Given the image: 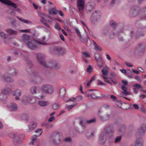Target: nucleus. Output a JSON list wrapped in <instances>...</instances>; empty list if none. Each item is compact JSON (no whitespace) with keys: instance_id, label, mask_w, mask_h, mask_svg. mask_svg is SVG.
Masks as SVG:
<instances>
[{"instance_id":"9","label":"nucleus","mask_w":146,"mask_h":146,"mask_svg":"<svg viewBox=\"0 0 146 146\" xmlns=\"http://www.w3.org/2000/svg\"><path fill=\"white\" fill-rule=\"evenodd\" d=\"M146 46V44L144 42L139 44L135 48V53L139 55L143 54L145 51Z\"/></svg>"},{"instance_id":"1","label":"nucleus","mask_w":146,"mask_h":146,"mask_svg":"<svg viewBox=\"0 0 146 146\" xmlns=\"http://www.w3.org/2000/svg\"><path fill=\"white\" fill-rule=\"evenodd\" d=\"M37 60L39 63L44 67L51 69H58L60 66L54 61H50L46 62L45 60V56L39 53L36 54Z\"/></svg>"},{"instance_id":"38","label":"nucleus","mask_w":146,"mask_h":146,"mask_svg":"<svg viewBox=\"0 0 146 146\" xmlns=\"http://www.w3.org/2000/svg\"><path fill=\"white\" fill-rule=\"evenodd\" d=\"M122 138L121 135H119L117 136L115 139L114 142L115 143H118L121 141Z\"/></svg>"},{"instance_id":"40","label":"nucleus","mask_w":146,"mask_h":146,"mask_svg":"<svg viewBox=\"0 0 146 146\" xmlns=\"http://www.w3.org/2000/svg\"><path fill=\"white\" fill-rule=\"evenodd\" d=\"M60 107V105L58 103H55L53 105V108L54 110L58 109Z\"/></svg>"},{"instance_id":"13","label":"nucleus","mask_w":146,"mask_h":146,"mask_svg":"<svg viewBox=\"0 0 146 146\" xmlns=\"http://www.w3.org/2000/svg\"><path fill=\"white\" fill-rule=\"evenodd\" d=\"M51 141L54 144L58 145L61 142L60 137L59 135L56 134L53 135L51 139Z\"/></svg>"},{"instance_id":"27","label":"nucleus","mask_w":146,"mask_h":146,"mask_svg":"<svg viewBox=\"0 0 146 146\" xmlns=\"http://www.w3.org/2000/svg\"><path fill=\"white\" fill-rule=\"evenodd\" d=\"M7 31L10 35H17L18 33L17 31L13 30L11 29H7Z\"/></svg>"},{"instance_id":"4","label":"nucleus","mask_w":146,"mask_h":146,"mask_svg":"<svg viewBox=\"0 0 146 146\" xmlns=\"http://www.w3.org/2000/svg\"><path fill=\"white\" fill-rule=\"evenodd\" d=\"M26 44L31 49L35 50L38 47V44L46 45H47V43L38 41L33 39L31 40L28 41Z\"/></svg>"},{"instance_id":"22","label":"nucleus","mask_w":146,"mask_h":146,"mask_svg":"<svg viewBox=\"0 0 146 146\" xmlns=\"http://www.w3.org/2000/svg\"><path fill=\"white\" fill-rule=\"evenodd\" d=\"M31 36L25 34L22 35L23 40L24 42L26 43L30 39Z\"/></svg>"},{"instance_id":"11","label":"nucleus","mask_w":146,"mask_h":146,"mask_svg":"<svg viewBox=\"0 0 146 146\" xmlns=\"http://www.w3.org/2000/svg\"><path fill=\"white\" fill-rule=\"evenodd\" d=\"M0 1L3 3L10 6L15 8V10L17 11L19 13L21 12V10L17 7V5L15 3H13L11 1L9 0H0Z\"/></svg>"},{"instance_id":"36","label":"nucleus","mask_w":146,"mask_h":146,"mask_svg":"<svg viewBox=\"0 0 146 146\" xmlns=\"http://www.w3.org/2000/svg\"><path fill=\"white\" fill-rule=\"evenodd\" d=\"M4 80L9 82H13L14 80L8 76H5L4 78Z\"/></svg>"},{"instance_id":"28","label":"nucleus","mask_w":146,"mask_h":146,"mask_svg":"<svg viewBox=\"0 0 146 146\" xmlns=\"http://www.w3.org/2000/svg\"><path fill=\"white\" fill-rule=\"evenodd\" d=\"M37 137V135H33L32 137L31 138L32 141L30 143V144L33 145L35 144V143H36L37 141L36 138Z\"/></svg>"},{"instance_id":"49","label":"nucleus","mask_w":146,"mask_h":146,"mask_svg":"<svg viewBox=\"0 0 146 146\" xmlns=\"http://www.w3.org/2000/svg\"><path fill=\"white\" fill-rule=\"evenodd\" d=\"M82 98L81 96H77L76 98H75V101H80L82 99Z\"/></svg>"},{"instance_id":"31","label":"nucleus","mask_w":146,"mask_h":146,"mask_svg":"<svg viewBox=\"0 0 146 146\" xmlns=\"http://www.w3.org/2000/svg\"><path fill=\"white\" fill-rule=\"evenodd\" d=\"M21 91L20 89H17L14 92L13 94L14 96H20L21 95Z\"/></svg>"},{"instance_id":"16","label":"nucleus","mask_w":146,"mask_h":146,"mask_svg":"<svg viewBox=\"0 0 146 146\" xmlns=\"http://www.w3.org/2000/svg\"><path fill=\"white\" fill-rule=\"evenodd\" d=\"M7 70L8 73L12 76H17L19 74L18 71L13 67H8Z\"/></svg>"},{"instance_id":"59","label":"nucleus","mask_w":146,"mask_h":146,"mask_svg":"<svg viewBox=\"0 0 146 146\" xmlns=\"http://www.w3.org/2000/svg\"><path fill=\"white\" fill-rule=\"evenodd\" d=\"M72 139L70 137L66 138L64 140V141H65L67 142H70L72 141Z\"/></svg>"},{"instance_id":"41","label":"nucleus","mask_w":146,"mask_h":146,"mask_svg":"<svg viewBox=\"0 0 146 146\" xmlns=\"http://www.w3.org/2000/svg\"><path fill=\"white\" fill-rule=\"evenodd\" d=\"M110 96V98L111 99H112L113 101H118L120 102H121V100H119L118 99H117V97L113 95H111Z\"/></svg>"},{"instance_id":"43","label":"nucleus","mask_w":146,"mask_h":146,"mask_svg":"<svg viewBox=\"0 0 146 146\" xmlns=\"http://www.w3.org/2000/svg\"><path fill=\"white\" fill-rule=\"evenodd\" d=\"M17 18L19 20H20V21L24 22L25 23H28L29 22V21L27 20H26L25 19H22V18H20L18 16L17 17Z\"/></svg>"},{"instance_id":"48","label":"nucleus","mask_w":146,"mask_h":146,"mask_svg":"<svg viewBox=\"0 0 146 146\" xmlns=\"http://www.w3.org/2000/svg\"><path fill=\"white\" fill-rule=\"evenodd\" d=\"M109 32V29H105L103 31V35L104 36H106L107 35Z\"/></svg>"},{"instance_id":"57","label":"nucleus","mask_w":146,"mask_h":146,"mask_svg":"<svg viewBox=\"0 0 146 146\" xmlns=\"http://www.w3.org/2000/svg\"><path fill=\"white\" fill-rule=\"evenodd\" d=\"M122 121V120L120 118H118L115 121V123H117L119 124L121 123Z\"/></svg>"},{"instance_id":"55","label":"nucleus","mask_w":146,"mask_h":146,"mask_svg":"<svg viewBox=\"0 0 146 146\" xmlns=\"http://www.w3.org/2000/svg\"><path fill=\"white\" fill-rule=\"evenodd\" d=\"M98 85H105L106 84L103 83V82L99 80H98Z\"/></svg>"},{"instance_id":"47","label":"nucleus","mask_w":146,"mask_h":146,"mask_svg":"<svg viewBox=\"0 0 146 146\" xmlns=\"http://www.w3.org/2000/svg\"><path fill=\"white\" fill-rule=\"evenodd\" d=\"M0 36L2 38H6L8 36L2 32H0Z\"/></svg>"},{"instance_id":"61","label":"nucleus","mask_w":146,"mask_h":146,"mask_svg":"<svg viewBox=\"0 0 146 146\" xmlns=\"http://www.w3.org/2000/svg\"><path fill=\"white\" fill-rule=\"evenodd\" d=\"M20 51L18 50H15L14 52V54L16 56L19 55L20 53Z\"/></svg>"},{"instance_id":"62","label":"nucleus","mask_w":146,"mask_h":146,"mask_svg":"<svg viewBox=\"0 0 146 146\" xmlns=\"http://www.w3.org/2000/svg\"><path fill=\"white\" fill-rule=\"evenodd\" d=\"M60 37L61 39L63 41H64V38L63 35L62 34H60Z\"/></svg>"},{"instance_id":"20","label":"nucleus","mask_w":146,"mask_h":146,"mask_svg":"<svg viewBox=\"0 0 146 146\" xmlns=\"http://www.w3.org/2000/svg\"><path fill=\"white\" fill-rule=\"evenodd\" d=\"M37 125V123L34 121L30 122L28 125L29 130L30 131L34 130L36 127Z\"/></svg>"},{"instance_id":"51","label":"nucleus","mask_w":146,"mask_h":146,"mask_svg":"<svg viewBox=\"0 0 146 146\" xmlns=\"http://www.w3.org/2000/svg\"><path fill=\"white\" fill-rule=\"evenodd\" d=\"M76 104H72L69 106H66V108L68 110H70Z\"/></svg>"},{"instance_id":"58","label":"nucleus","mask_w":146,"mask_h":146,"mask_svg":"<svg viewBox=\"0 0 146 146\" xmlns=\"http://www.w3.org/2000/svg\"><path fill=\"white\" fill-rule=\"evenodd\" d=\"M127 90H125L123 91L122 92L123 94L125 95H128L131 94L130 92H127Z\"/></svg>"},{"instance_id":"60","label":"nucleus","mask_w":146,"mask_h":146,"mask_svg":"<svg viewBox=\"0 0 146 146\" xmlns=\"http://www.w3.org/2000/svg\"><path fill=\"white\" fill-rule=\"evenodd\" d=\"M99 61L98 62H100L101 63H103L104 61L103 60L102 57L100 55H99Z\"/></svg>"},{"instance_id":"10","label":"nucleus","mask_w":146,"mask_h":146,"mask_svg":"<svg viewBox=\"0 0 146 146\" xmlns=\"http://www.w3.org/2000/svg\"><path fill=\"white\" fill-rule=\"evenodd\" d=\"M35 100V98L33 96L27 94L23 96L21 101L23 103L26 104L29 103H33V102H32V101Z\"/></svg>"},{"instance_id":"8","label":"nucleus","mask_w":146,"mask_h":146,"mask_svg":"<svg viewBox=\"0 0 146 146\" xmlns=\"http://www.w3.org/2000/svg\"><path fill=\"white\" fill-rule=\"evenodd\" d=\"M85 93L86 96L89 97H91L92 99H98L99 98V97L97 96L100 93L98 90L93 89H90L86 91L85 92Z\"/></svg>"},{"instance_id":"19","label":"nucleus","mask_w":146,"mask_h":146,"mask_svg":"<svg viewBox=\"0 0 146 146\" xmlns=\"http://www.w3.org/2000/svg\"><path fill=\"white\" fill-rule=\"evenodd\" d=\"M105 136L104 135L101 133L99 140V143L100 144L103 145L105 143L106 140V139L105 137Z\"/></svg>"},{"instance_id":"53","label":"nucleus","mask_w":146,"mask_h":146,"mask_svg":"<svg viewBox=\"0 0 146 146\" xmlns=\"http://www.w3.org/2000/svg\"><path fill=\"white\" fill-rule=\"evenodd\" d=\"M82 53L86 57L89 58L90 57V55L86 52H82Z\"/></svg>"},{"instance_id":"45","label":"nucleus","mask_w":146,"mask_h":146,"mask_svg":"<svg viewBox=\"0 0 146 146\" xmlns=\"http://www.w3.org/2000/svg\"><path fill=\"white\" fill-rule=\"evenodd\" d=\"M94 137V133H91L90 135H88L86 134V137L88 139H92Z\"/></svg>"},{"instance_id":"44","label":"nucleus","mask_w":146,"mask_h":146,"mask_svg":"<svg viewBox=\"0 0 146 146\" xmlns=\"http://www.w3.org/2000/svg\"><path fill=\"white\" fill-rule=\"evenodd\" d=\"M110 25L112 27L115 28L116 25V23L113 21H111L110 22Z\"/></svg>"},{"instance_id":"42","label":"nucleus","mask_w":146,"mask_h":146,"mask_svg":"<svg viewBox=\"0 0 146 146\" xmlns=\"http://www.w3.org/2000/svg\"><path fill=\"white\" fill-rule=\"evenodd\" d=\"M145 35V34L143 33H138L135 36V38L137 39L141 36H143Z\"/></svg>"},{"instance_id":"15","label":"nucleus","mask_w":146,"mask_h":146,"mask_svg":"<svg viewBox=\"0 0 146 146\" xmlns=\"http://www.w3.org/2000/svg\"><path fill=\"white\" fill-rule=\"evenodd\" d=\"M77 5L79 11L82 13L84 7V0H78Z\"/></svg>"},{"instance_id":"39","label":"nucleus","mask_w":146,"mask_h":146,"mask_svg":"<svg viewBox=\"0 0 146 146\" xmlns=\"http://www.w3.org/2000/svg\"><path fill=\"white\" fill-rule=\"evenodd\" d=\"M96 122V119L94 118L86 120V123L88 124H90L92 123H95Z\"/></svg>"},{"instance_id":"29","label":"nucleus","mask_w":146,"mask_h":146,"mask_svg":"<svg viewBox=\"0 0 146 146\" xmlns=\"http://www.w3.org/2000/svg\"><path fill=\"white\" fill-rule=\"evenodd\" d=\"M38 104L41 106H46L49 104V103L47 101H39L38 102Z\"/></svg>"},{"instance_id":"50","label":"nucleus","mask_w":146,"mask_h":146,"mask_svg":"<svg viewBox=\"0 0 146 146\" xmlns=\"http://www.w3.org/2000/svg\"><path fill=\"white\" fill-rule=\"evenodd\" d=\"M35 132L36 133H40L39 135L38 136H37V137H38L42 133V129L41 128L38 129L37 130L35 131Z\"/></svg>"},{"instance_id":"24","label":"nucleus","mask_w":146,"mask_h":146,"mask_svg":"<svg viewBox=\"0 0 146 146\" xmlns=\"http://www.w3.org/2000/svg\"><path fill=\"white\" fill-rule=\"evenodd\" d=\"M21 118L24 120L28 121L29 120V116L26 113H22L21 115Z\"/></svg>"},{"instance_id":"6","label":"nucleus","mask_w":146,"mask_h":146,"mask_svg":"<svg viewBox=\"0 0 146 146\" xmlns=\"http://www.w3.org/2000/svg\"><path fill=\"white\" fill-rule=\"evenodd\" d=\"M27 67L26 68L27 71L31 75L34 76L35 77L41 79L42 78L40 75L39 73L36 71H32L31 70V68L33 66V64L32 62L29 60L27 61Z\"/></svg>"},{"instance_id":"54","label":"nucleus","mask_w":146,"mask_h":146,"mask_svg":"<svg viewBox=\"0 0 146 146\" xmlns=\"http://www.w3.org/2000/svg\"><path fill=\"white\" fill-rule=\"evenodd\" d=\"M74 29L76 31V32L77 33L78 35V36H80V35H81L80 34V31L77 28H75Z\"/></svg>"},{"instance_id":"12","label":"nucleus","mask_w":146,"mask_h":146,"mask_svg":"<svg viewBox=\"0 0 146 146\" xmlns=\"http://www.w3.org/2000/svg\"><path fill=\"white\" fill-rule=\"evenodd\" d=\"M146 130V125L145 124H142L138 129L136 133L137 136H143L145 133Z\"/></svg>"},{"instance_id":"23","label":"nucleus","mask_w":146,"mask_h":146,"mask_svg":"<svg viewBox=\"0 0 146 146\" xmlns=\"http://www.w3.org/2000/svg\"><path fill=\"white\" fill-rule=\"evenodd\" d=\"M143 143L141 137L137 138L135 142V146H143Z\"/></svg>"},{"instance_id":"46","label":"nucleus","mask_w":146,"mask_h":146,"mask_svg":"<svg viewBox=\"0 0 146 146\" xmlns=\"http://www.w3.org/2000/svg\"><path fill=\"white\" fill-rule=\"evenodd\" d=\"M55 28L56 29H57L59 31H60L61 30V28L59 26V23L56 22V23L55 25Z\"/></svg>"},{"instance_id":"25","label":"nucleus","mask_w":146,"mask_h":146,"mask_svg":"<svg viewBox=\"0 0 146 146\" xmlns=\"http://www.w3.org/2000/svg\"><path fill=\"white\" fill-rule=\"evenodd\" d=\"M66 89L64 87H62L59 91V96L61 97L64 96L66 94Z\"/></svg>"},{"instance_id":"17","label":"nucleus","mask_w":146,"mask_h":146,"mask_svg":"<svg viewBox=\"0 0 146 146\" xmlns=\"http://www.w3.org/2000/svg\"><path fill=\"white\" fill-rule=\"evenodd\" d=\"M98 117L101 121L104 122L109 120L110 115L108 114H105L102 115L98 114Z\"/></svg>"},{"instance_id":"32","label":"nucleus","mask_w":146,"mask_h":146,"mask_svg":"<svg viewBox=\"0 0 146 146\" xmlns=\"http://www.w3.org/2000/svg\"><path fill=\"white\" fill-rule=\"evenodd\" d=\"M38 88L35 86L32 87L30 90V92L32 94H36Z\"/></svg>"},{"instance_id":"56","label":"nucleus","mask_w":146,"mask_h":146,"mask_svg":"<svg viewBox=\"0 0 146 146\" xmlns=\"http://www.w3.org/2000/svg\"><path fill=\"white\" fill-rule=\"evenodd\" d=\"M57 13H58L60 15L62 16H64V14L60 10H56Z\"/></svg>"},{"instance_id":"18","label":"nucleus","mask_w":146,"mask_h":146,"mask_svg":"<svg viewBox=\"0 0 146 146\" xmlns=\"http://www.w3.org/2000/svg\"><path fill=\"white\" fill-rule=\"evenodd\" d=\"M2 94L5 95H8L11 92V89L9 86L6 85L5 88L1 90Z\"/></svg>"},{"instance_id":"2","label":"nucleus","mask_w":146,"mask_h":146,"mask_svg":"<svg viewBox=\"0 0 146 146\" xmlns=\"http://www.w3.org/2000/svg\"><path fill=\"white\" fill-rule=\"evenodd\" d=\"M130 12L131 17L141 15V19L142 20H146V6L141 8L137 6L133 7L130 10Z\"/></svg>"},{"instance_id":"37","label":"nucleus","mask_w":146,"mask_h":146,"mask_svg":"<svg viewBox=\"0 0 146 146\" xmlns=\"http://www.w3.org/2000/svg\"><path fill=\"white\" fill-rule=\"evenodd\" d=\"M86 123V120H83L82 119L80 120L79 122L80 124L81 125L83 128H85V123Z\"/></svg>"},{"instance_id":"26","label":"nucleus","mask_w":146,"mask_h":146,"mask_svg":"<svg viewBox=\"0 0 146 146\" xmlns=\"http://www.w3.org/2000/svg\"><path fill=\"white\" fill-rule=\"evenodd\" d=\"M9 107V110L11 111H15L17 109V105L15 104H12Z\"/></svg>"},{"instance_id":"35","label":"nucleus","mask_w":146,"mask_h":146,"mask_svg":"<svg viewBox=\"0 0 146 146\" xmlns=\"http://www.w3.org/2000/svg\"><path fill=\"white\" fill-rule=\"evenodd\" d=\"M126 126L124 125H122L121 127L119 129L118 132L120 133L123 132L125 129Z\"/></svg>"},{"instance_id":"21","label":"nucleus","mask_w":146,"mask_h":146,"mask_svg":"<svg viewBox=\"0 0 146 146\" xmlns=\"http://www.w3.org/2000/svg\"><path fill=\"white\" fill-rule=\"evenodd\" d=\"M102 72L103 74L102 77L104 79H106L108 78V77L106 76L107 75L108 72V71L107 68L105 67H104L102 70Z\"/></svg>"},{"instance_id":"30","label":"nucleus","mask_w":146,"mask_h":146,"mask_svg":"<svg viewBox=\"0 0 146 146\" xmlns=\"http://www.w3.org/2000/svg\"><path fill=\"white\" fill-rule=\"evenodd\" d=\"M99 18L98 17H96L95 16H93L91 15L90 18V20L92 23L93 24H95L96 22H97Z\"/></svg>"},{"instance_id":"52","label":"nucleus","mask_w":146,"mask_h":146,"mask_svg":"<svg viewBox=\"0 0 146 146\" xmlns=\"http://www.w3.org/2000/svg\"><path fill=\"white\" fill-rule=\"evenodd\" d=\"M141 88V86L139 84H136L133 86V90L139 89Z\"/></svg>"},{"instance_id":"3","label":"nucleus","mask_w":146,"mask_h":146,"mask_svg":"<svg viewBox=\"0 0 146 146\" xmlns=\"http://www.w3.org/2000/svg\"><path fill=\"white\" fill-rule=\"evenodd\" d=\"M115 132V129L112 124L108 123L105 126L101 133L105 135H108L109 137L111 138L114 136Z\"/></svg>"},{"instance_id":"63","label":"nucleus","mask_w":146,"mask_h":146,"mask_svg":"<svg viewBox=\"0 0 146 146\" xmlns=\"http://www.w3.org/2000/svg\"><path fill=\"white\" fill-rule=\"evenodd\" d=\"M87 70L89 72H91L92 71V67L90 65L88 66V67L87 68Z\"/></svg>"},{"instance_id":"7","label":"nucleus","mask_w":146,"mask_h":146,"mask_svg":"<svg viewBox=\"0 0 146 146\" xmlns=\"http://www.w3.org/2000/svg\"><path fill=\"white\" fill-rule=\"evenodd\" d=\"M42 92L44 93L49 94H52L54 92V89L51 85L48 84H43L40 87Z\"/></svg>"},{"instance_id":"14","label":"nucleus","mask_w":146,"mask_h":146,"mask_svg":"<svg viewBox=\"0 0 146 146\" xmlns=\"http://www.w3.org/2000/svg\"><path fill=\"white\" fill-rule=\"evenodd\" d=\"M54 50L57 52L58 55H62L66 53V50L63 47L60 46H55L53 48Z\"/></svg>"},{"instance_id":"34","label":"nucleus","mask_w":146,"mask_h":146,"mask_svg":"<svg viewBox=\"0 0 146 146\" xmlns=\"http://www.w3.org/2000/svg\"><path fill=\"white\" fill-rule=\"evenodd\" d=\"M92 15L94 17L95 16L96 17H98L99 18H100V17L99 12L97 11H95L92 14Z\"/></svg>"},{"instance_id":"5","label":"nucleus","mask_w":146,"mask_h":146,"mask_svg":"<svg viewBox=\"0 0 146 146\" xmlns=\"http://www.w3.org/2000/svg\"><path fill=\"white\" fill-rule=\"evenodd\" d=\"M10 137L13 138L14 143L20 144L22 143L25 137L24 134L19 135L17 133H11L9 135Z\"/></svg>"},{"instance_id":"33","label":"nucleus","mask_w":146,"mask_h":146,"mask_svg":"<svg viewBox=\"0 0 146 146\" xmlns=\"http://www.w3.org/2000/svg\"><path fill=\"white\" fill-rule=\"evenodd\" d=\"M56 7L52 8L49 11V14H53L54 15H56L57 14V12L56 10Z\"/></svg>"},{"instance_id":"64","label":"nucleus","mask_w":146,"mask_h":146,"mask_svg":"<svg viewBox=\"0 0 146 146\" xmlns=\"http://www.w3.org/2000/svg\"><path fill=\"white\" fill-rule=\"evenodd\" d=\"M140 99H143L146 97V95L144 94H142L139 96Z\"/></svg>"}]
</instances>
